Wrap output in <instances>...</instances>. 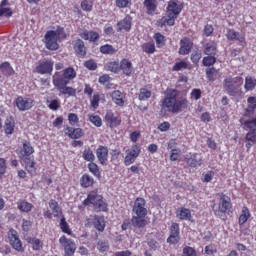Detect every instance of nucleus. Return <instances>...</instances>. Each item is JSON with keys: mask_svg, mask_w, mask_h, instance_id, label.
<instances>
[{"mask_svg": "<svg viewBox=\"0 0 256 256\" xmlns=\"http://www.w3.org/2000/svg\"><path fill=\"white\" fill-rule=\"evenodd\" d=\"M161 113H172L173 115L185 111L189 107L187 96L179 97V90L168 88L164 92V98L160 101Z\"/></svg>", "mask_w": 256, "mask_h": 256, "instance_id": "1", "label": "nucleus"}, {"mask_svg": "<svg viewBox=\"0 0 256 256\" xmlns=\"http://www.w3.org/2000/svg\"><path fill=\"white\" fill-rule=\"evenodd\" d=\"M77 77V71L73 67H67L62 71H56L52 76V84L54 89L60 92L61 95L67 97H77V89L69 86V83Z\"/></svg>", "mask_w": 256, "mask_h": 256, "instance_id": "2", "label": "nucleus"}, {"mask_svg": "<svg viewBox=\"0 0 256 256\" xmlns=\"http://www.w3.org/2000/svg\"><path fill=\"white\" fill-rule=\"evenodd\" d=\"M184 7L183 3L179 2V0H170L166 7V16H163L156 21L157 27L163 28L166 27V25H168V27H173Z\"/></svg>", "mask_w": 256, "mask_h": 256, "instance_id": "3", "label": "nucleus"}, {"mask_svg": "<svg viewBox=\"0 0 256 256\" xmlns=\"http://www.w3.org/2000/svg\"><path fill=\"white\" fill-rule=\"evenodd\" d=\"M33 153H35V148H33L31 142L24 140L19 157L24 163V169H26L27 173L31 176L37 173V162L35 161V157L32 156Z\"/></svg>", "mask_w": 256, "mask_h": 256, "instance_id": "4", "label": "nucleus"}, {"mask_svg": "<svg viewBox=\"0 0 256 256\" xmlns=\"http://www.w3.org/2000/svg\"><path fill=\"white\" fill-rule=\"evenodd\" d=\"M84 207L92 205L96 213H107L109 211V204L103 199V195L99 194L98 190H92L88 193L87 198L82 202Z\"/></svg>", "mask_w": 256, "mask_h": 256, "instance_id": "5", "label": "nucleus"}, {"mask_svg": "<svg viewBox=\"0 0 256 256\" xmlns=\"http://www.w3.org/2000/svg\"><path fill=\"white\" fill-rule=\"evenodd\" d=\"M64 39H67L65 28L58 27L56 30H48L44 36L45 47L49 51H57L59 49L58 41Z\"/></svg>", "mask_w": 256, "mask_h": 256, "instance_id": "6", "label": "nucleus"}, {"mask_svg": "<svg viewBox=\"0 0 256 256\" xmlns=\"http://www.w3.org/2000/svg\"><path fill=\"white\" fill-rule=\"evenodd\" d=\"M219 201L218 204H213L212 211L215 215V217H219L220 219H223L225 217L227 211L231 209V198L224 193H218Z\"/></svg>", "mask_w": 256, "mask_h": 256, "instance_id": "7", "label": "nucleus"}, {"mask_svg": "<svg viewBox=\"0 0 256 256\" xmlns=\"http://www.w3.org/2000/svg\"><path fill=\"white\" fill-rule=\"evenodd\" d=\"M243 85V78L242 77H227L224 79L223 87L225 91L231 97H235V95H239V91H241V86Z\"/></svg>", "mask_w": 256, "mask_h": 256, "instance_id": "8", "label": "nucleus"}, {"mask_svg": "<svg viewBox=\"0 0 256 256\" xmlns=\"http://www.w3.org/2000/svg\"><path fill=\"white\" fill-rule=\"evenodd\" d=\"M104 121L106 126L110 127V129H117V127H120L121 123H123L121 114H119V112H113V110L106 111Z\"/></svg>", "mask_w": 256, "mask_h": 256, "instance_id": "9", "label": "nucleus"}, {"mask_svg": "<svg viewBox=\"0 0 256 256\" xmlns=\"http://www.w3.org/2000/svg\"><path fill=\"white\" fill-rule=\"evenodd\" d=\"M240 123L244 126V129L249 130L246 134V141L256 143V118L250 120L240 119Z\"/></svg>", "mask_w": 256, "mask_h": 256, "instance_id": "10", "label": "nucleus"}, {"mask_svg": "<svg viewBox=\"0 0 256 256\" xmlns=\"http://www.w3.org/2000/svg\"><path fill=\"white\" fill-rule=\"evenodd\" d=\"M125 153L124 165L129 167V165H133V163L137 161V157L141 155V147L137 144H133L130 149L125 151Z\"/></svg>", "mask_w": 256, "mask_h": 256, "instance_id": "11", "label": "nucleus"}, {"mask_svg": "<svg viewBox=\"0 0 256 256\" xmlns=\"http://www.w3.org/2000/svg\"><path fill=\"white\" fill-rule=\"evenodd\" d=\"M8 240L12 248L15 249V251L21 252L23 251V242H21V239L19 238V233L17 230L11 228L8 231Z\"/></svg>", "mask_w": 256, "mask_h": 256, "instance_id": "12", "label": "nucleus"}, {"mask_svg": "<svg viewBox=\"0 0 256 256\" xmlns=\"http://www.w3.org/2000/svg\"><path fill=\"white\" fill-rule=\"evenodd\" d=\"M59 243L64 248L65 256H72L75 254L77 246L72 239H69L67 236L63 235L59 238Z\"/></svg>", "mask_w": 256, "mask_h": 256, "instance_id": "13", "label": "nucleus"}, {"mask_svg": "<svg viewBox=\"0 0 256 256\" xmlns=\"http://www.w3.org/2000/svg\"><path fill=\"white\" fill-rule=\"evenodd\" d=\"M53 65H55L53 60H43L39 62L34 71L38 75H51L53 73Z\"/></svg>", "mask_w": 256, "mask_h": 256, "instance_id": "14", "label": "nucleus"}, {"mask_svg": "<svg viewBox=\"0 0 256 256\" xmlns=\"http://www.w3.org/2000/svg\"><path fill=\"white\" fill-rule=\"evenodd\" d=\"M14 103L20 111H29V109H33L35 106V100L32 98H25L23 96H18Z\"/></svg>", "mask_w": 256, "mask_h": 256, "instance_id": "15", "label": "nucleus"}, {"mask_svg": "<svg viewBox=\"0 0 256 256\" xmlns=\"http://www.w3.org/2000/svg\"><path fill=\"white\" fill-rule=\"evenodd\" d=\"M181 241V230L179 228V224L174 222L170 226V235L167 238V243L170 245H177Z\"/></svg>", "mask_w": 256, "mask_h": 256, "instance_id": "16", "label": "nucleus"}, {"mask_svg": "<svg viewBox=\"0 0 256 256\" xmlns=\"http://www.w3.org/2000/svg\"><path fill=\"white\" fill-rule=\"evenodd\" d=\"M87 223L92 224L96 231L103 233L105 231L106 222L105 216L103 215H94L87 219Z\"/></svg>", "mask_w": 256, "mask_h": 256, "instance_id": "17", "label": "nucleus"}, {"mask_svg": "<svg viewBox=\"0 0 256 256\" xmlns=\"http://www.w3.org/2000/svg\"><path fill=\"white\" fill-rule=\"evenodd\" d=\"M185 163L192 168L201 167L203 158L198 153H189L185 156Z\"/></svg>", "mask_w": 256, "mask_h": 256, "instance_id": "18", "label": "nucleus"}, {"mask_svg": "<svg viewBox=\"0 0 256 256\" xmlns=\"http://www.w3.org/2000/svg\"><path fill=\"white\" fill-rule=\"evenodd\" d=\"M120 71H122L123 75H125L126 77H131V75L135 73L133 62H131L129 58H123L120 61Z\"/></svg>", "mask_w": 256, "mask_h": 256, "instance_id": "19", "label": "nucleus"}, {"mask_svg": "<svg viewBox=\"0 0 256 256\" xmlns=\"http://www.w3.org/2000/svg\"><path fill=\"white\" fill-rule=\"evenodd\" d=\"M226 39L228 41H238L240 45H246L247 40L245 38L244 34L239 33L238 31H235V29H228L226 33Z\"/></svg>", "mask_w": 256, "mask_h": 256, "instance_id": "20", "label": "nucleus"}, {"mask_svg": "<svg viewBox=\"0 0 256 256\" xmlns=\"http://www.w3.org/2000/svg\"><path fill=\"white\" fill-rule=\"evenodd\" d=\"M145 205H147V202L144 198H136L132 208L133 213H135V215H147V208H145Z\"/></svg>", "mask_w": 256, "mask_h": 256, "instance_id": "21", "label": "nucleus"}, {"mask_svg": "<svg viewBox=\"0 0 256 256\" xmlns=\"http://www.w3.org/2000/svg\"><path fill=\"white\" fill-rule=\"evenodd\" d=\"M193 49V41L189 37H183L180 40L179 55H189Z\"/></svg>", "mask_w": 256, "mask_h": 256, "instance_id": "22", "label": "nucleus"}, {"mask_svg": "<svg viewBox=\"0 0 256 256\" xmlns=\"http://www.w3.org/2000/svg\"><path fill=\"white\" fill-rule=\"evenodd\" d=\"M176 217L180 221H190L193 223L195 220H193V214L191 213V209L186 207H180L176 210Z\"/></svg>", "mask_w": 256, "mask_h": 256, "instance_id": "23", "label": "nucleus"}, {"mask_svg": "<svg viewBox=\"0 0 256 256\" xmlns=\"http://www.w3.org/2000/svg\"><path fill=\"white\" fill-rule=\"evenodd\" d=\"M73 50L77 57H85V55H87V47L85 46V42L81 39L74 41Z\"/></svg>", "mask_w": 256, "mask_h": 256, "instance_id": "24", "label": "nucleus"}, {"mask_svg": "<svg viewBox=\"0 0 256 256\" xmlns=\"http://www.w3.org/2000/svg\"><path fill=\"white\" fill-rule=\"evenodd\" d=\"M133 23V17L127 14L122 20L117 23V31H131V25Z\"/></svg>", "mask_w": 256, "mask_h": 256, "instance_id": "25", "label": "nucleus"}, {"mask_svg": "<svg viewBox=\"0 0 256 256\" xmlns=\"http://www.w3.org/2000/svg\"><path fill=\"white\" fill-rule=\"evenodd\" d=\"M96 157L100 165H107V159H109V149L106 146H99L96 150Z\"/></svg>", "mask_w": 256, "mask_h": 256, "instance_id": "26", "label": "nucleus"}, {"mask_svg": "<svg viewBox=\"0 0 256 256\" xmlns=\"http://www.w3.org/2000/svg\"><path fill=\"white\" fill-rule=\"evenodd\" d=\"M79 37L84 39V41H89L90 43H97V41L100 39V36L97 32L88 30L80 32Z\"/></svg>", "mask_w": 256, "mask_h": 256, "instance_id": "27", "label": "nucleus"}, {"mask_svg": "<svg viewBox=\"0 0 256 256\" xmlns=\"http://www.w3.org/2000/svg\"><path fill=\"white\" fill-rule=\"evenodd\" d=\"M111 98L118 107H125V94L121 90H114L111 93Z\"/></svg>", "mask_w": 256, "mask_h": 256, "instance_id": "28", "label": "nucleus"}, {"mask_svg": "<svg viewBox=\"0 0 256 256\" xmlns=\"http://www.w3.org/2000/svg\"><path fill=\"white\" fill-rule=\"evenodd\" d=\"M144 7L146 8L147 15H155L157 13V7H159V2L157 0H144Z\"/></svg>", "mask_w": 256, "mask_h": 256, "instance_id": "29", "label": "nucleus"}, {"mask_svg": "<svg viewBox=\"0 0 256 256\" xmlns=\"http://www.w3.org/2000/svg\"><path fill=\"white\" fill-rule=\"evenodd\" d=\"M247 103H249V105L245 109L244 115H245V117H251L252 115H255V109H256L255 96L248 97Z\"/></svg>", "mask_w": 256, "mask_h": 256, "instance_id": "30", "label": "nucleus"}, {"mask_svg": "<svg viewBox=\"0 0 256 256\" xmlns=\"http://www.w3.org/2000/svg\"><path fill=\"white\" fill-rule=\"evenodd\" d=\"M145 217H147V215L132 216L131 223L133 227H138L139 229L147 227V220L145 219Z\"/></svg>", "mask_w": 256, "mask_h": 256, "instance_id": "31", "label": "nucleus"}, {"mask_svg": "<svg viewBox=\"0 0 256 256\" xmlns=\"http://www.w3.org/2000/svg\"><path fill=\"white\" fill-rule=\"evenodd\" d=\"M48 205L52 211L53 217L59 218L63 215V210L59 207V202H57V200L51 199Z\"/></svg>", "mask_w": 256, "mask_h": 256, "instance_id": "32", "label": "nucleus"}, {"mask_svg": "<svg viewBox=\"0 0 256 256\" xmlns=\"http://www.w3.org/2000/svg\"><path fill=\"white\" fill-rule=\"evenodd\" d=\"M4 133L6 135H13V133H15V119H13V117L7 118L5 120Z\"/></svg>", "mask_w": 256, "mask_h": 256, "instance_id": "33", "label": "nucleus"}, {"mask_svg": "<svg viewBox=\"0 0 256 256\" xmlns=\"http://www.w3.org/2000/svg\"><path fill=\"white\" fill-rule=\"evenodd\" d=\"M250 217L251 212L249 211V208H247V206H244L238 219V224L240 225V227H243V225H245L247 221H249Z\"/></svg>", "mask_w": 256, "mask_h": 256, "instance_id": "34", "label": "nucleus"}, {"mask_svg": "<svg viewBox=\"0 0 256 256\" xmlns=\"http://www.w3.org/2000/svg\"><path fill=\"white\" fill-rule=\"evenodd\" d=\"M0 71L5 77H11V75H15V70H13V67L9 62H2L0 64Z\"/></svg>", "mask_w": 256, "mask_h": 256, "instance_id": "35", "label": "nucleus"}, {"mask_svg": "<svg viewBox=\"0 0 256 256\" xmlns=\"http://www.w3.org/2000/svg\"><path fill=\"white\" fill-rule=\"evenodd\" d=\"M80 184H81V187H83L84 189H87L95 185V179H93V177H91L89 174H83L82 177L80 178Z\"/></svg>", "mask_w": 256, "mask_h": 256, "instance_id": "36", "label": "nucleus"}, {"mask_svg": "<svg viewBox=\"0 0 256 256\" xmlns=\"http://www.w3.org/2000/svg\"><path fill=\"white\" fill-rule=\"evenodd\" d=\"M17 207L22 213H29L33 209V204L27 202L26 200H19L17 202Z\"/></svg>", "mask_w": 256, "mask_h": 256, "instance_id": "37", "label": "nucleus"}, {"mask_svg": "<svg viewBox=\"0 0 256 256\" xmlns=\"http://www.w3.org/2000/svg\"><path fill=\"white\" fill-rule=\"evenodd\" d=\"M151 95V90L148 89L147 86H144L139 90L138 99L139 101H147L148 99H151Z\"/></svg>", "mask_w": 256, "mask_h": 256, "instance_id": "38", "label": "nucleus"}, {"mask_svg": "<svg viewBox=\"0 0 256 256\" xmlns=\"http://www.w3.org/2000/svg\"><path fill=\"white\" fill-rule=\"evenodd\" d=\"M204 55L215 57V55H217V44L206 43L204 48Z\"/></svg>", "mask_w": 256, "mask_h": 256, "instance_id": "39", "label": "nucleus"}, {"mask_svg": "<svg viewBox=\"0 0 256 256\" xmlns=\"http://www.w3.org/2000/svg\"><path fill=\"white\" fill-rule=\"evenodd\" d=\"M27 243L32 245L33 251H41L43 249V241L39 240V238H28Z\"/></svg>", "mask_w": 256, "mask_h": 256, "instance_id": "40", "label": "nucleus"}, {"mask_svg": "<svg viewBox=\"0 0 256 256\" xmlns=\"http://www.w3.org/2000/svg\"><path fill=\"white\" fill-rule=\"evenodd\" d=\"M88 171L96 177V179H101V170L99 169V165L95 162L88 163Z\"/></svg>", "mask_w": 256, "mask_h": 256, "instance_id": "41", "label": "nucleus"}, {"mask_svg": "<svg viewBox=\"0 0 256 256\" xmlns=\"http://www.w3.org/2000/svg\"><path fill=\"white\" fill-rule=\"evenodd\" d=\"M141 49L143 53H147L148 55H153L157 50L155 48V43L153 42H146L141 45Z\"/></svg>", "mask_w": 256, "mask_h": 256, "instance_id": "42", "label": "nucleus"}, {"mask_svg": "<svg viewBox=\"0 0 256 256\" xmlns=\"http://www.w3.org/2000/svg\"><path fill=\"white\" fill-rule=\"evenodd\" d=\"M82 158L84 161H88L89 163H93L95 161V154L90 147H86L83 151Z\"/></svg>", "mask_w": 256, "mask_h": 256, "instance_id": "43", "label": "nucleus"}, {"mask_svg": "<svg viewBox=\"0 0 256 256\" xmlns=\"http://www.w3.org/2000/svg\"><path fill=\"white\" fill-rule=\"evenodd\" d=\"M105 67L107 71H111V73H119L121 62L119 63V61H111V62H108Z\"/></svg>", "mask_w": 256, "mask_h": 256, "instance_id": "44", "label": "nucleus"}, {"mask_svg": "<svg viewBox=\"0 0 256 256\" xmlns=\"http://www.w3.org/2000/svg\"><path fill=\"white\" fill-rule=\"evenodd\" d=\"M255 87H256V79L251 76H247L245 78V85H244L245 91H253Z\"/></svg>", "mask_w": 256, "mask_h": 256, "instance_id": "45", "label": "nucleus"}, {"mask_svg": "<svg viewBox=\"0 0 256 256\" xmlns=\"http://www.w3.org/2000/svg\"><path fill=\"white\" fill-rule=\"evenodd\" d=\"M88 121H90V123H92V125H94L95 127H101V125H103V120L99 115L89 114Z\"/></svg>", "mask_w": 256, "mask_h": 256, "instance_id": "46", "label": "nucleus"}, {"mask_svg": "<svg viewBox=\"0 0 256 256\" xmlns=\"http://www.w3.org/2000/svg\"><path fill=\"white\" fill-rule=\"evenodd\" d=\"M100 53L103 55H113L117 53V50L113 47V45L105 44L100 47Z\"/></svg>", "mask_w": 256, "mask_h": 256, "instance_id": "47", "label": "nucleus"}, {"mask_svg": "<svg viewBox=\"0 0 256 256\" xmlns=\"http://www.w3.org/2000/svg\"><path fill=\"white\" fill-rule=\"evenodd\" d=\"M60 229H61L62 233H66V235H71V233H73L71 231V228L69 227V223H67V220L65 219V217H62L60 219Z\"/></svg>", "mask_w": 256, "mask_h": 256, "instance_id": "48", "label": "nucleus"}, {"mask_svg": "<svg viewBox=\"0 0 256 256\" xmlns=\"http://www.w3.org/2000/svg\"><path fill=\"white\" fill-rule=\"evenodd\" d=\"M154 39L156 41L158 49H161V47H165V41H167V39L163 36V34L159 32L155 33Z\"/></svg>", "mask_w": 256, "mask_h": 256, "instance_id": "49", "label": "nucleus"}, {"mask_svg": "<svg viewBox=\"0 0 256 256\" xmlns=\"http://www.w3.org/2000/svg\"><path fill=\"white\" fill-rule=\"evenodd\" d=\"M80 7L82 11H86V13L93 11V0H83Z\"/></svg>", "mask_w": 256, "mask_h": 256, "instance_id": "50", "label": "nucleus"}, {"mask_svg": "<svg viewBox=\"0 0 256 256\" xmlns=\"http://www.w3.org/2000/svg\"><path fill=\"white\" fill-rule=\"evenodd\" d=\"M217 63V58L215 56H205L202 60L204 67H213Z\"/></svg>", "mask_w": 256, "mask_h": 256, "instance_id": "51", "label": "nucleus"}, {"mask_svg": "<svg viewBox=\"0 0 256 256\" xmlns=\"http://www.w3.org/2000/svg\"><path fill=\"white\" fill-rule=\"evenodd\" d=\"M217 73H219V71L217 69H215V67H210L206 69V77L208 79V81H215V77H217Z\"/></svg>", "mask_w": 256, "mask_h": 256, "instance_id": "52", "label": "nucleus"}, {"mask_svg": "<svg viewBox=\"0 0 256 256\" xmlns=\"http://www.w3.org/2000/svg\"><path fill=\"white\" fill-rule=\"evenodd\" d=\"M183 69H189V62H185V61L176 62L172 67V71H181Z\"/></svg>", "mask_w": 256, "mask_h": 256, "instance_id": "53", "label": "nucleus"}, {"mask_svg": "<svg viewBox=\"0 0 256 256\" xmlns=\"http://www.w3.org/2000/svg\"><path fill=\"white\" fill-rule=\"evenodd\" d=\"M48 103V108L51 111H59V109H61V101L59 99H53Z\"/></svg>", "mask_w": 256, "mask_h": 256, "instance_id": "54", "label": "nucleus"}, {"mask_svg": "<svg viewBox=\"0 0 256 256\" xmlns=\"http://www.w3.org/2000/svg\"><path fill=\"white\" fill-rule=\"evenodd\" d=\"M182 256H197V250L191 246H185L182 250Z\"/></svg>", "mask_w": 256, "mask_h": 256, "instance_id": "55", "label": "nucleus"}, {"mask_svg": "<svg viewBox=\"0 0 256 256\" xmlns=\"http://www.w3.org/2000/svg\"><path fill=\"white\" fill-rule=\"evenodd\" d=\"M115 3H116V7H118V9H125V8L131 7V5H133L131 0H116Z\"/></svg>", "mask_w": 256, "mask_h": 256, "instance_id": "56", "label": "nucleus"}, {"mask_svg": "<svg viewBox=\"0 0 256 256\" xmlns=\"http://www.w3.org/2000/svg\"><path fill=\"white\" fill-rule=\"evenodd\" d=\"M99 101H101V96L99 93H95L90 100V105L93 107V109H98L99 108Z\"/></svg>", "mask_w": 256, "mask_h": 256, "instance_id": "57", "label": "nucleus"}, {"mask_svg": "<svg viewBox=\"0 0 256 256\" xmlns=\"http://www.w3.org/2000/svg\"><path fill=\"white\" fill-rule=\"evenodd\" d=\"M71 139H81L85 135V132L81 128H73Z\"/></svg>", "mask_w": 256, "mask_h": 256, "instance_id": "58", "label": "nucleus"}, {"mask_svg": "<svg viewBox=\"0 0 256 256\" xmlns=\"http://www.w3.org/2000/svg\"><path fill=\"white\" fill-rule=\"evenodd\" d=\"M68 121H69V125L74 127V125H77V123H79V116L75 113H69Z\"/></svg>", "mask_w": 256, "mask_h": 256, "instance_id": "59", "label": "nucleus"}, {"mask_svg": "<svg viewBox=\"0 0 256 256\" xmlns=\"http://www.w3.org/2000/svg\"><path fill=\"white\" fill-rule=\"evenodd\" d=\"M215 31V28H213V25L211 24H206L204 26V30H203V36L204 37H211V35H213V32Z\"/></svg>", "mask_w": 256, "mask_h": 256, "instance_id": "60", "label": "nucleus"}, {"mask_svg": "<svg viewBox=\"0 0 256 256\" xmlns=\"http://www.w3.org/2000/svg\"><path fill=\"white\" fill-rule=\"evenodd\" d=\"M84 67L89 69V71H95L97 69V62H95L93 59L87 60L84 62Z\"/></svg>", "mask_w": 256, "mask_h": 256, "instance_id": "61", "label": "nucleus"}, {"mask_svg": "<svg viewBox=\"0 0 256 256\" xmlns=\"http://www.w3.org/2000/svg\"><path fill=\"white\" fill-rule=\"evenodd\" d=\"M202 93L203 92H201V89L194 88L190 93V98L194 99L195 101H199V99H201Z\"/></svg>", "mask_w": 256, "mask_h": 256, "instance_id": "62", "label": "nucleus"}, {"mask_svg": "<svg viewBox=\"0 0 256 256\" xmlns=\"http://www.w3.org/2000/svg\"><path fill=\"white\" fill-rule=\"evenodd\" d=\"M7 173V161L5 158H0V179Z\"/></svg>", "mask_w": 256, "mask_h": 256, "instance_id": "63", "label": "nucleus"}, {"mask_svg": "<svg viewBox=\"0 0 256 256\" xmlns=\"http://www.w3.org/2000/svg\"><path fill=\"white\" fill-rule=\"evenodd\" d=\"M110 155H111V161H119V158L121 157V150L113 149L111 150Z\"/></svg>", "mask_w": 256, "mask_h": 256, "instance_id": "64", "label": "nucleus"}]
</instances>
